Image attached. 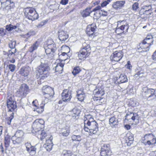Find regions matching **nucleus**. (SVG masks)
Returning a JSON list of instances; mask_svg holds the SVG:
<instances>
[{"mask_svg":"<svg viewBox=\"0 0 156 156\" xmlns=\"http://www.w3.org/2000/svg\"><path fill=\"white\" fill-rule=\"evenodd\" d=\"M144 73V71L143 70L141 69V68L140 67H139V69L136 72L135 75V76L136 77L139 76L141 77L143 76V74Z\"/></svg>","mask_w":156,"mask_h":156,"instance_id":"42","label":"nucleus"},{"mask_svg":"<svg viewBox=\"0 0 156 156\" xmlns=\"http://www.w3.org/2000/svg\"><path fill=\"white\" fill-rule=\"evenodd\" d=\"M32 127L35 130L40 131V130L43 127V125L40 124L37 120H36L33 122Z\"/></svg>","mask_w":156,"mask_h":156,"instance_id":"22","label":"nucleus"},{"mask_svg":"<svg viewBox=\"0 0 156 156\" xmlns=\"http://www.w3.org/2000/svg\"><path fill=\"white\" fill-rule=\"evenodd\" d=\"M72 139L73 141H80L81 140V136L80 135H73L72 136Z\"/></svg>","mask_w":156,"mask_h":156,"instance_id":"43","label":"nucleus"},{"mask_svg":"<svg viewBox=\"0 0 156 156\" xmlns=\"http://www.w3.org/2000/svg\"><path fill=\"white\" fill-rule=\"evenodd\" d=\"M125 3L124 1H117L113 3L112 6L115 9H120L123 6Z\"/></svg>","mask_w":156,"mask_h":156,"instance_id":"24","label":"nucleus"},{"mask_svg":"<svg viewBox=\"0 0 156 156\" xmlns=\"http://www.w3.org/2000/svg\"><path fill=\"white\" fill-rule=\"evenodd\" d=\"M127 139L130 142V143H132L134 139L133 134L130 133L128 134Z\"/></svg>","mask_w":156,"mask_h":156,"instance_id":"51","label":"nucleus"},{"mask_svg":"<svg viewBox=\"0 0 156 156\" xmlns=\"http://www.w3.org/2000/svg\"><path fill=\"white\" fill-rule=\"evenodd\" d=\"M44 59L41 58V64L38 66L35 71L36 77L37 79L44 80L46 78L48 75V66L46 64Z\"/></svg>","mask_w":156,"mask_h":156,"instance_id":"2","label":"nucleus"},{"mask_svg":"<svg viewBox=\"0 0 156 156\" xmlns=\"http://www.w3.org/2000/svg\"><path fill=\"white\" fill-rule=\"evenodd\" d=\"M60 59H61L62 61H64L67 59H68L69 57L67 54V52H62L61 55H59Z\"/></svg>","mask_w":156,"mask_h":156,"instance_id":"33","label":"nucleus"},{"mask_svg":"<svg viewBox=\"0 0 156 156\" xmlns=\"http://www.w3.org/2000/svg\"><path fill=\"white\" fill-rule=\"evenodd\" d=\"M29 149L30 150L27 151L28 152H33L34 153L36 150V148H35V147L34 146H31V147H30Z\"/></svg>","mask_w":156,"mask_h":156,"instance_id":"57","label":"nucleus"},{"mask_svg":"<svg viewBox=\"0 0 156 156\" xmlns=\"http://www.w3.org/2000/svg\"><path fill=\"white\" fill-rule=\"evenodd\" d=\"M139 116L136 113H127L125 116V120L131 122V124H136L139 122Z\"/></svg>","mask_w":156,"mask_h":156,"instance_id":"10","label":"nucleus"},{"mask_svg":"<svg viewBox=\"0 0 156 156\" xmlns=\"http://www.w3.org/2000/svg\"><path fill=\"white\" fill-rule=\"evenodd\" d=\"M6 104L7 107L9 111L13 112L16 108V102L14 95L8 93Z\"/></svg>","mask_w":156,"mask_h":156,"instance_id":"7","label":"nucleus"},{"mask_svg":"<svg viewBox=\"0 0 156 156\" xmlns=\"http://www.w3.org/2000/svg\"><path fill=\"white\" fill-rule=\"evenodd\" d=\"M101 150L105 151H110L109 145L108 144L104 145L101 148Z\"/></svg>","mask_w":156,"mask_h":156,"instance_id":"49","label":"nucleus"},{"mask_svg":"<svg viewBox=\"0 0 156 156\" xmlns=\"http://www.w3.org/2000/svg\"><path fill=\"white\" fill-rule=\"evenodd\" d=\"M36 120H38V122L39 123L41 124V125H43L44 126V120L42 119H37Z\"/></svg>","mask_w":156,"mask_h":156,"instance_id":"60","label":"nucleus"},{"mask_svg":"<svg viewBox=\"0 0 156 156\" xmlns=\"http://www.w3.org/2000/svg\"><path fill=\"white\" fill-rule=\"evenodd\" d=\"M68 0H62L60 3L63 5H66L68 3Z\"/></svg>","mask_w":156,"mask_h":156,"instance_id":"61","label":"nucleus"},{"mask_svg":"<svg viewBox=\"0 0 156 156\" xmlns=\"http://www.w3.org/2000/svg\"><path fill=\"white\" fill-rule=\"evenodd\" d=\"M123 55V52L122 51H116L111 56V59L112 61L118 62L122 59Z\"/></svg>","mask_w":156,"mask_h":156,"instance_id":"12","label":"nucleus"},{"mask_svg":"<svg viewBox=\"0 0 156 156\" xmlns=\"http://www.w3.org/2000/svg\"><path fill=\"white\" fill-rule=\"evenodd\" d=\"M129 104L132 107H135L138 105V103L136 101L133 99H131L129 101Z\"/></svg>","mask_w":156,"mask_h":156,"instance_id":"45","label":"nucleus"},{"mask_svg":"<svg viewBox=\"0 0 156 156\" xmlns=\"http://www.w3.org/2000/svg\"><path fill=\"white\" fill-rule=\"evenodd\" d=\"M87 122L84 125V129L85 131L89 132L90 135L96 133L98 130V124L96 121Z\"/></svg>","mask_w":156,"mask_h":156,"instance_id":"3","label":"nucleus"},{"mask_svg":"<svg viewBox=\"0 0 156 156\" xmlns=\"http://www.w3.org/2000/svg\"><path fill=\"white\" fill-rule=\"evenodd\" d=\"M62 48L63 50L65 51V52H67V54L70 51V48L68 46H63L62 47Z\"/></svg>","mask_w":156,"mask_h":156,"instance_id":"52","label":"nucleus"},{"mask_svg":"<svg viewBox=\"0 0 156 156\" xmlns=\"http://www.w3.org/2000/svg\"><path fill=\"white\" fill-rule=\"evenodd\" d=\"M62 99L65 102L69 101L72 98L71 91L67 89L64 90L62 93Z\"/></svg>","mask_w":156,"mask_h":156,"instance_id":"13","label":"nucleus"},{"mask_svg":"<svg viewBox=\"0 0 156 156\" xmlns=\"http://www.w3.org/2000/svg\"><path fill=\"white\" fill-rule=\"evenodd\" d=\"M91 8H87L84 10H83L82 13V15L83 17H86L89 16L90 13L92 12L90 10Z\"/></svg>","mask_w":156,"mask_h":156,"instance_id":"31","label":"nucleus"},{"mask_svg":"<svg viewBox=\"0 0 156 156\" xmlns=\"http://www.w3.org/2000/svg\"><path fill=\"white\" fill-rule=\"evenodd\" d=\"M118 119L115 116H113L109 119V124L111 126H114L118 124Z\"/></svg>","mask_w":156,"mask_h":156,"instance_id":"26","label":"nucleus"},{"mask_svg":"<svg viewBox=\"0 0 156 156\" xmlns=\"http://www.w3.org/2000/svg\"><path fill=\"white\" fill-rule=\"evenodd\" d=\"M77 96L85 94L83 90H78L77 91Z\"/></svg>","mask_w":156,"mask_h":156,"instance_id":"63","label":"nucleus"},{"mask_svg":"<svg viewBox=\"0 0 156 156\" xmlns=\"http://www.w3.org/2000/svg\"><path fill=\"white\" fill-rule=\"evenodd\" d=\"M29 91V87L26 84L24 83L21 85L19 90V92L22 96H26Z\"/></svg>","mask_w":156,"mask_h":156,"instance_id":"14","label":"nucleus"},{"mask_svg":"<svg viewBox=\"0 0 156 156\" xmlns=\"http://www.w3.org/2000/svg\"><path fill=\"white\" fill-rule=\"evenodd\" d=\"M38 132L40 134L38 136V137L40 138L41 140H42L45 138L47 135V133H46L45 131L43 130L42 131H38Z\"/></svg>","mask_w":156,"mask_h":156,"instance_id":"32","label":"nucleus"},{"mask_svg":"<svg viewBox=\"0 0 156 156\" xmlns=\"http://www.w3.org/2000/svg\"><path fill=\"white\" fill-rule=\"evenodd\" d=\"M16 49L14 50H9L8 52L3 51V54L7 55L9 58H13L16 54Z\"/></svg>","mask_w":156,"mask_h":156,"instance_id":"25","label":"nucleus"},{"mask_svg":"<svg viewBox=\"0 0 156 156\" xmlns=\"http://www.w3.org/2000/svg\"><path fill=\"white\" fill-rule=\"evenodd\" d=\"M30 71V67L23 66L20 69L19 71V73L21 76L26 77L28 75Z\"/></svg>","mask_w":156,"mask_h":156,"instance_id":"15","label":"nucleus"},{"mask_svg":"<svg viewBox=\"0 0 156 156\" xmlns=\"http://www.w3.org/2000/svg\"><path fill=\"white\" fill-rule=\"evenodd\" d=\"M16 42L15 41H11L9 42V45L10 48L12 49V50H14L16 45Z\"/></svg>","mask_w":156,"mask_h":156,"instance_id":"48","label":"nucleus"},{"mask_svg":"<svg viewBox=\"0 0 156 156\" xmlns=\"http://www.w3.org/2000/svg\"><path fill=\"white\" fill-rule=\"evenodd\" d=\"M69 133V128L62 129L60 134L63 136H67Z\"/></svg>","mask_w":156,"mask_h":156,"instance_id":"35","label":"nucleus"},{"mask_svg":"<svg viewBox=\"0 0 156 156\" xmlns=\"http://www.w3.org/2000/svg\"><path fill=\"white\" fill-rule=\"evenodd\" d=\"M48 100H47L46 101H45L44 100L42 101L41 104H40V107H37H37H36V108L35 109V110L34 108V111H36L38 113H42L44 111V108L45 104L48 103Z\"/></svg>","mask_w":156,"mask_h":156,"instance_id":"23","label":"nucleus"},{"mask_svg":"<svg viewBox=\"0 0 156 156\" xmlns=\"http://www.w3.org/2000/svg\"><path fill=\"white\" fill-rule=\"evenodd\" d=\"M81 70L79 67L76 66L73 69L72 73L75 76L79 73Z\"/></svg>","mask_w":156,"mask_h":156,"instance_id":"41","label":"nucleus"},{"mask_svg":"<svg viewBox=\"0 0 156 156\" xmlns=\"http://www.w3.org/2000/svg\"><path fill=\"white\" fill-rule=\"evenodd\" d=\"M10 142V136L6 135L5 136V144L6 147H8Z\"/></svg>","mask_w":156,"mask_h":156,"instance_id":"36","label":"nucleus"},{"mask_svg":"<svg viewBox=\"0 0 156 156\" xmlns=\"http://www.w3.org/2000/svg\"><path fill=\"white\" fill-rule=\"evenodd\" d=\"M24 133L23 131L21 130H17L15 133L14 136H15L18 138H22L23 135Z\"/></svg>","mask_w":156,"mask_h":156,"instance_id":"38","label":"nucleus"},{"mask_svg":"<svg viewBox=\"0 0 156 156\" xmlns=\"http://www.w3.org/2000/svg\"><path fill=\"white\" fill-rule=\"evenodd\" d=\"M139 4L137 3H135L132 5V8L133 10L136 11L138 8Z\"/></svg>","mask_w":156,"mask_h":156,"instance_id":"53","label":"nucleus"},{"mask_svg":"<svg viewBox=\"0 0 156 156\" xmlns=\"http://www.w3.org/2000/svg\"><path fill=\"white\" fill-rule=\"evenodd\" d=\"M18 28V26L13 25L12 24H9L6 26V29L9 31H11L13 29H16Z\"/></svg>","mask_w":156,"mask_h":156,"instance_id":"40","label":"nucleus"},{"mask_svg":"<svg viewBox=\"0 0 156 156\" xmlns=\"http://www.w3.org/2000/svg\"><path fill=\"white\" fill-rule=\"evenodd\" d=\"M5 34V32L4 29L0 28V36H3Z\"/></svg>","mask_w":156,"mask_h":156,"instance_id":"56","label":"nucleus"},{"mask_svg":"<svg viewBox=\"0 0 156 156\" xmlns=\"http://www.w3.org/2000/svg\"><path fill=\"white\" fill-rule=\"evenodd\" d=\"M119 82L122 83L126 82L127 81V79L126 76L123 74H121L119 78Z\"/></svg>","mask_w":156,"mask_h":156,"instance_id":"37","label":"nucleus"},{"mask_svg":"<svg viewBox=\"0 0 156 156\" xmlns=\"http://www.w3.org/2000/svg\"><path fill=\"white\" fill-rule=\"evenodd\" d=\"M126 67L129 69H131L132 67V65L130 64V62L129 61L127 62V64L125 65Z\"/></svg>","mask_w":156,"mask_h":156,"instance_id":"54","label":"nucleus"},{"mask_svg":"<svg viewBox=\"0 0 156 156\" xmlns=\"http://www.w3.org/2000/svg\"><path fill=\"white\" fill-rule=\"evenodd\" d=\"M142 91L143 94L146 96V97L149 100L155 99L156 97L155 90L152 88H148L147 87H144L142 88Z\"/></svg>","mask_w":156,"mask_h":156,"instance_id":"9","label":"nucleus"},{"mask_svg":"<svg viewBox=\"0 0 156 156\" xmlns=\"http://www.w3.org/2000/svg\"><path fill=\"white\" fill-rule=\"evenodd\" d=\"M80 112V111L79 109L75 108L71 112L70 115L73 118H76L79 115Z\"/></svg>","mask_w":156,"mask_h":156,"instance_id":"27","label":"nucleus"},{"mask_svg":"<svg viewBox=\"0 0 156 156\" xmlns=\"http://www.w3.org/2000/svg\"><path fill=\"white\" fill-rule=\"evenodd\" d=\"M58 37L61 41H64L68 38V35L66 32L60 30L58 32Z\"/></svg>","mask_w":156,"mask_h":156,"instance_id":"16","label":"nucleus"},{"mask_svg":"<svg viewBox=\"0 0 156 156\" xmlns=\"http://www.w3.org/2000/svg\"><path fill=\"white\" fill-rule=\"evenodd\" d=\"M94 94L95 95L102 96L105 94V91L103 89V86L98 87L94 90L93 91Z\"/></svg>","mask_w":156,"mask_h":156,"instance_id":"20","label":"nucleus"},{"mask_svg":"<svg viewBox=\"0 0 156 156\" xmlns=\"http://www.w3.org/2000/svg\"><path fill=\"white\" fill-rule=\"evenodd\" d=\"M111 154L110 151H105L101 150L100 153V154L101 156H108Z\"/></svg>","mask_w":156,"mask_h":156,"instance_id":"47","label":"nucleus"},{"mask_svg":"<svg viewBox=\"0 0 156 156\" xmlns=\"http://www.w3.org/2000/svg\"><path fill=\"white\" fill-rule=\"evenodd\" d=\"M94 119L92 115L90 114L86 115H85L84 119V125L87 124V122H91L94 121Z\"/></svg>","mask_w":156,"mask_h":156,"instance_id":"29","label":"nucleus"},{"mask_svg":"<svg viewBox=\"0 0 156 156\" xmlns=\"http://www.w3.org/2000/svg\"><path fill=\"white\" fill-rule=\"evenodd\" d=\"M152 145H154L156 144V138H154L152 139L151 142Z\"/></svg>","mask_w":156,"mask_h":156,"instance_id":"64","label":"nucleus"},{"mask_svg":"<svg viewBox=\"0 0 156 156\" xmlns=\"http://www.w3.org/2000/svg\"><path fill=\"white\" fill-rule=\"evenodd\" d=\"M92 25L88 26L86 29V32L87 34L89 36H92L95 30V28L92 27Z\"/></svg>","mask_w":156,"mask_h":156,"instance_id":"28","label":"nucleus"},{"mask_svg":"<svg viewBox=\"0 0 156 156\" xmlns=\"http://www.w3.org/2000/svg\"><path fill=\"white\" fill-rule=\"evenodd\" d=\"M85 96V94H83L77 95V97L79 100L81 101H82L83 100Z\"/></svg>","mask_w":156,"mask_h":156,"instance_id":"50","label":"nucleus"},{"mask_svg":"<svg viewBox=\"0 0 156 156\" xmlns=\"http://www.w3.org/2000/svg\"><path fill=\"white\" fill-rule=\"evenodd\" d=\"M101 7L100 6H98L96 7L95 8L93 9L92 11L95 12L96 11H99V10L101 9Z\"/></svg>","mask_w":156,"mask_h":156,"instance_id":"59","label":"nucleus"},{"mask_svg":"<svg viewBox=\"0 0 156 156\" xmlns=\"http://www.w3.org/2000/svg\"><path fill=\"white\" fill-rule=\"evenodd\" d=\"M52 138L50 137V139L46 140V143L44 145V147L47 151H51L53 145L52 141Z\"/></svg>","mask_w":156,"mask_h":156,"instance_id":"19","label":"nucleus"},{"mask_svg":"<svg viewBox=\"0 0 156 156\" xmlns=\"http://www.w3.org/2000/svg\"><path fill=\"white\" fill-rule=\"evenodd\" d=\"M39 45V42L36 41L28 49V51L30 52H32L34 51L37 50Z\"/></svg>","mask_w":156,"mask_h":156,"instance_id":"30","label":"nucleus"},{"mask_svg":"<svg viewBox=\"0 0 156 156\" xmlns=\"http://www.w3.org/2000/svg\"><path fill=\"white\" fill-rule=\"evenodd\" d=\"M117 23V27L115 30L116 33L119 34L127 32L129 27L128 23L123 20L118 21Z\"/></svg>","mask_w":156,"mask_h":156,"instance_id":"4","label":"nucleus"},{"mask_svg":"<svg viewBox=\"0 0 156 156\" xmlns=\"http://www.w3.org/2000/svg\"><path fill=\"white\" fill-rule=\"evenodd\" d=\"M44 48L46 54L45 57L47 58V61L54 59L57 48L52 40L48 39L44 44Z\"/></svg>","mask_w":156,"mask_h":156,"instance_id":"1","label":"nucleus"},{"mask_svg":"<svg viewBox=\"0 0 156 156\" xmlns=\"http://www.w3.org/2000/svg\"><path fill=\"white\" fill-rule=\"evenodd\" d=\"M12 144L15 146L19 147L21 146L23 141V138H18L12 136L11 137Z\"/></svg>","mask_w":156,"mask_h":156,"instance_id":"17","label":"nucleus"},{"mask_svg":"<svg viewBox=\"0 0 156 156\" xmlns=\"http://www.w3.org/2000/svg\"><path fill=\"white\" fill-rule=\"evenodd\" d=\"M26 148V150L27 151L30 150V147H31V145L30 143H26L25 144Z\"/></svg>","mask_w":156,"mask_h":156,"instance_id":"55","label":"nucleus"},{"mask_svg":"<svg viewBox=\"0 0 156 156\" xmlns=\"http://www.w3.org/2000/svg\"><path fill=\"white\" fill-rule=\"evenodd\" d=\"M62 156H75L70 151L64 150L62 154Z\"/></svg>","mask_w":156,"mask_h":156,"instance_id":"34","label":"nucleus"},{"mask_svg":"<svg viewBox=\"0 0 156 156\" xmlns=\"http://www.w3.org/2000/svg\"><path fill=\"white\" fill-rule=\"evenodd\" d=\"M8 68L10 71L12 72H14L16 68V66L13 64H9L8 65Z\"/></svg>","mask_w":156,"mask_h":156,"instance_id":"46","label":"nucleus"},{"mask_svg":"<svg viewBox=\"0 0 156 156\" xmlns=\"http://www.w3.org/2000/svg\"><path fill=\"white\" fill-rule=\"evenodd\" d=\"M109 3V2H108V1L107 0V1H105V2H103L101 4V6L102 7H103L107 5H108Z\"/></svg>","mask_w":156,"mask_h":156,"instance_id":"58","label":"nucleus"},{"mask_svg":"<svg viewBox=\"0 0 156 156\" xmlns=\"http://www.w3.org/2000/svg\"><path fill=\"white\" fill-rule=\"evenodd\" d=\"M90 48L89 44L86 43L83 44L82 47L78 53V56L80 59H83L88 57L90 52Z\"/></svg>","mask_w":156,"mask_h":156,"instance_id":"5","label":"nucleus"},{"mask_svg":"<svg viewBox=\"0 0 156 156\" xmlns=\"http://www.w3.org/2000/svg\"><path fill=\"white\" fill-rule=\"evenodd\" d=\"M151 9V5L144 6L140 10V12H144L146 11L150 12V11H152Z\"/></svg>","mask_w":156,"mask_h":156,"instance_id":"39","label":"nucleus"},{"mask_svg":"<svg viewBox=\"0 0 156 156\" xmlns=\"http://www.w3.org/2000/svg\"><path fill=\"white\" fill-rule=\"evenodd\" d=\"M0 1L5 11H9L15 6L14 3L11 0H0Z\"/></svg>","mask_w":156,"mask_h":156,"instance_id":"11","label":"nucleus"},{"mask_svg":"<svg viewBox=\"0 0 156 156\" xmlns=\"http://www.w3.org/2000/svg\"><path fill=\"white\" fill-rule=\"evenodd\" d=\"M43 94L44 95V98H47L45 101L51 99L54 94V92L53 88L47 86H43L42 89Z\"/></svg>","mask_w":156,"mask_h":156,"instance_id":"8","label":"nucleus"},{"mask_svg":"<svg viewBox=\"0 0 156 156\" xmlns=\"http://www.w3.org/2000/svg\"><path fill=\"white\" fill-rule=\"evenodd\" d=\"M154 41L153 37L151 35H148L143 41V43L150 46L153 44Z\"/></svg>","mask_w":156,"mask_h":156,"instance_id":"21","label":"nucleus"},{"mask_svg":"<svg viewBox=\"0 0 156 156\" xmlns=\"http://www.w3.org/2000/svg\"><path fill=\"white\" fill-rule=\"evenodd\" d=\"M140 46L142 49H145L146 51L149 50L150 47V45L146 44H144L143 43V42L140 44Z\"/></svg>","mask_w":156,"mask_h":156,"instance_id":"44","label":"nucleus"},{"mask_svg":"<svg viewBox=\"0 0 156 156\" xmlns=\"http://www.w3.org/2000/svg\"><path fill=\"white\" fill-rule=\"evenodd\" d=\"M152 59L154 61H156V50L154 52L152 56Z\"/></svg>","mask_w":156,"mask_h":156,"instance_id":"62","label":"nucleus"},{"mask_svg":"<svg viewBox=\"0 0 156 156\" xmlns=\"http://www.w3.org/2000/svg\"><path fill=\"white\" fill-rule=\"evenodd\" d=\"M64 63L62 62L59 63L56 62L53 65V66L55 68V70L56 72L61 73L63 69Z\"/></svg>","mask_w":156,"mask_h":156,"instance_id":"18","label":"nucleus"},{"mask_svg":"<svg viewBox=\"0 0 156 156\" xmlns=\"http://www.w3.org/2000/svg\"><path fill=\"white\" fill-rule=\"evenodd\" d=\"M24 13L26 17L32 21L35 20L38 18V15L34 8H27L25 9Z\"/></svg>","mask_w":156,"mask_h":156,"instance_id":"6","label":"nucleus"}]
</instances>
